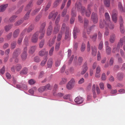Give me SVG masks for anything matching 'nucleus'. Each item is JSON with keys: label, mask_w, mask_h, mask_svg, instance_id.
<instances>
[{"label": "nucleus", "mask_w": 125, "mask_h": 125, "mask_svg": "<svg viewBox=\"0 0 125 125\" xmlns=\"http://www.w3.org/2000/svg\"><path fill=\"white\" fill-rule=\"evenodd\" d=\"M51 4V3L50 2H49L48 3L45 8L44 10L45 11H46L48 9L50 6Z\"/></svg>", "instance_id": "nucleus-57"}, {"label": "nucleus", "mask_w": 125, "mask_h": 125, "mask_svg": "<svg viewBox=\"0 0 125 125\" xmlns=\"http://www.w3.org/2000/svg\"><path fill=\"white\" fill-rule=\"evenodd\" d=\"M36 48V47L35 46H31L29 51V53L30 54H32L35 52Z\"/></svg>", "instance_id": "nucleus-23"}, {"label": "nucleus", "mask_w": 125, "mask_h": 125, "mask_svg": "<svg viewBox=\"0 0 125 125\" xmlns=\"http://www.w3.org/2000/svg\"><path fill=\"white\" fill-rule=\"evenodd\" d=\"M62 32L60 31L58 33L57 37V41H60L62 38Z\"/></svg>", "instance_id": "nucleus-37"}, {"label": "nucleus", "mask_w": 125, "mask_h": 125, "mask_svg": "<svg viewBox=\"0 0 125 125\" xmlns=\"http://www.w3.org/2000/svg\"><path fill=\"white\" fill-rule=\"evenodd\" d=\"M37 32H39V33H40L39 38L40 39H42L44 37V35L45 31H37Z\"/></svg>", "instance_id": "nucleus-31"}, {"label": "nucleus", "mask_w": 125, "mask_h": 125, "mask_svg": "<svg viewBox=\"0 0 125 125\" xmlns=\"http://www.w3.org/2000/svg\"><path fill=\"white\" fill-rule=\"evenodd\" d=\"M125 43V36L123 38H120L119 42L118 43L116 46H113V48L112 52L115 53L118 52L120 48L122 47L124 43Z\"/></svg>", "instance_id": "nucleus-1"}, {"label": "nucleus", "mask_w": 125, "mask_h": 125, "mask_svg": "<svg viewBox=\"0 0 125 125\" xmlns=\"http://www.w3.org/2000/svg\"><path fill=\"white\" fill-rule=\"evenodd\" d=\"M16 45V41H14L12 42L11 44L10 48L11 49H12L15 48Z\"/></svg>", "instance_id": "nucleus-41"}, {"label": "nucleus", "mask_w": 125, "mask_h": 125, "mask_svg": "<svg viewBox=\"0 0 125 125\" xmlns=\"http://www.w3.org/2000/svg\"><path fill=\"white\" fill-rule=\"evenodd\" d=\"M95 84L93 85L92 87V90L93 92V97L95 98L96 97V93L95 92Z\"/></svg>", "instance_id": "nucleus-39"}, {"label": "nucleus", "mask_w": 125, "mask_h": 125, "mask_svg": "<svg viewBox=\"0 0 125 125\" xmlns=\"http://www.w3.org/2000/svg\"><path fill=\"white\" fill-rule=\"evenodd\" d=\"M34 60L35 62H38L40 61L41 59L38 56H36L34 57Z\"/></svg>", "instance_id": "nucleus-52"}, {"label": "nucleus", "mask_w": 125, "mask_h": 125, "mask_svg": "<svg viewBox=\"0 0 125 125\" xmlns=\"http://www.w3.org/2000/svg\"><path fill=\"white\" fill-rule=\"evenodd\" d=\"M32 1H30L25 8V10L28 11L24 17V19L25 20H27L29 18V14L31 10V8L32 6Z\"/></svg>", "instance_id": "nucleus-2"}, {"label": "nucleus", "mask_w": 125, "mask_h": 125, "mask_svg": "<svg viewBox=\"0 0 125 125\" xmlns=\"http://www.w3.org/2000/svg\"><path fill=\"white\" fill-rule=\"evenodd\" d=\"M91 19L93 21L94 23H96L98 22V20L97 14L96 13L93 12L91 15Z\"/></svg>", "instance_id": "nucleus-6"}, {"label": "nucleus", "mask_w": 125, "mask_h": 125, "mask_svg": "<svg viewBox=\"0 0 125 125\" xmlns=\"http://www.w3.org/2000/svg\"><path fill=\"white\" fill-rule=\"evenodd\" d=\"M44 73L43 71H41L40 72L39 74V78H40L42 77L44 75Z\"/></svg>", "instance_id": "nucleus-60"}, {"label": "nucleus", "mask_w": 125, "mask_h": 125, "mask_svg": "<svg viewBox=\"0 0 125 125\" xmlns=\"http://www.w3.org/2000/svg\"><path fill=\"white\" fill-rule=\"evenodd\" d=\"M80 30L77 27H74L73 32V36L74 39H75L77 38V33L79 32Z\"/></svg>", "instance_id": "nucleus-17"}, {"label": "nucleus", "mask_w": 125, "mask_h": 125, "mask_svg": "<svg viewBox=\"0 0 125 125\" xmlns=\"http://www.w3.org/2000/svg\"><path fill=\"white\" fill-rule=\"evenodd\" d=\"M119 21H120V29L121 32L122 33H123L125 32V30L124 28L123 27V21L122 18V16H120L119 18Z\"/></svg>", "instance_id": "nucleus-12"}, {"label": "nucleus", "mask_w": 125, "mask_h": 125, "mask_svg": "<svg viewBox=\"0 0 125 125\" xmlns=\"http://www.w3.org/2000/svg\"><path fill=\"white\" fill-rule=\"evenodd\" d=\"M28 69L26 67H24L20 72L21 74H26L28 73Z\"/></svg>", "instance_id": "nucleus-24"}, {"label": "nucleus", "mask_w": 125, "mask_h": 125, "mask_svg": "<svg viewBox=\"0 0 125 125\" xmlns=\"http://www.w3.org/2000/svg\"><path fill=\"white\" fill-rule=\"evenodd\" d=\"M60 28V26L58 25H56L54 28L53 31V33L54 34H56L59 31Z\"/></svg>", "instance_id": "nucleus-27"}, {"label": "nucleus", "mask_w": 125, "mask_h": 125, "mask_svg": "<svg viewBox=\"0 0 125 125\" xmlns=\"http://www.w3.org/2000/svg\"><path fill=\"white\" fill-rule=\"evenodd\" d=\"M90 5H88V9L86 10L85 12V15L87 17H89L90 16L91 14V11L89 8Z\"/></svg>", "instance_id": "nucleus-28"}, {"label": "nucleus", "mask_w": 125, "mask_h": 125, "mask_svg": "<svg viewBox=\"0 0 125 125\" xmlns=\"http://www.w3.org/2000/svg\"><path fill=\"white\" fill-rule=\"evenodd\" d=\"M53 64L52 59V58L49 59L47 61V67L48 68H51Z\"/></svg>", "instance_id": "nucleus-22"}, {"label": "nucleus", "mask_w": 125, "mask_h": 125, "mask_svg": "<svg viewBox=\"0 0 125 125\" xmlns=\"http://www.w3.org/2000/svg\"><path fill=\"white\" fill-rule=\"evenodd\" d=\"M34 26L33 25H31L28 28L27 30V31L28 32H30L32 31L34 29Z\"/></svg>", "instance_id": "nucleus-51"}, {"label": "nucleus", "mask_w": 125, "mask_h": 125, "mask_svg": "<svg viewBox=\"0 0 125 125\" xmlns=\"http://www.w3.org/2000/svg\"><path fill=\"white\" fill-rule=\"evenodd\" d=\"M44 42L45 40L44 39L42 40L41 41L39 44L40 48H42L43 47L44 43Z\"/></svg>", "instance_id": "nucleus-48"}, {"label": "nucleus", "mask_w": 125, "mask_h": 125, "mask_svg": "<svg viewBox=\"0 0 125 125\" xmlns=\"http://www.w3.org/2000/svg\"><path fill=\"white\" fill-rule=\"evenodd\" d=\"M84 27L85 28H86L88 25L89 21L88 20L84 19Z\"/></svg>", "instance_id": "nucleus-53"}, {"label": "nucleus", "mask_w": 125, "mask_h": 125, "mask_svg": "<svg viewBox=\"0 0 125 125\" xmlns=\"http://www.w3.org/2000/svg\"><path fill=\"white\" fill-rule=\"evenodd\" d=\"M58 14V13L57 12H54L53 11H52L50 14L49 15V19H50L52 18L53 20H54Z\"/></svg>", "instance_id": "nucleus-15"}, {"label": "nucleus", "mask_w": 125, "mask_h": 125, "mask_svg": "<svg viewBox=\"0 0 125 125\" xmlns=\"http://www.w3.org/2000/svg\"><path fill=\"white\" fill-rule=\"evenodd\" d=\"M102 37V34L100 31H99L98 33V38L99 39L101 40Z\"/></svg>", "instance_id": "nucleus-59"}, {"label": "nucleus", "mask_w": 125, "mask_h": 125, "mask_svg": "<svg viewBox=\"0 0 125 125\" xmlns=\"http://www.w3.org/2000/svg\"><path fill=\"white\" fill-rule=\"evenodd\" d=\"M104 3L105 6L107 7H108L110 5V0H104Z\"/></svg>", "instance_id": "nucleus-43"}, {"label": "nucleus", "mask_w": 125, "mask_h": 125, "mask_svg": "<svg viewBox=\"0 0 125 125\" xmlns=\"http://www.w3.org/2000/svg\"><path fill=\"white\" fill-rule=\"evenodd\" d=\"M75 82L74 79L73 78H72L67 85V88L69 90L71 89L73 87Z\"/></svg>", "instance_id": "nucleus-5"}, {"label": "nucleus", "mask_w": 125, "mask_h": 125, "mask_svg": "<svg viewBox=\"0 0 125 125\" xmlns=\"http://www.w3.org/2000/svg\"><path fill=\"white\" fill-rule=\"evenodd\" d=\"M48 52L46 51L45 49H43L39 51V55L41 57L43 56L47 57L48 55Z\"/></svg>", "instance_id": "nucleus-14"}, {"label": "nucleus", "mask_w": 125, "mask_h": 125, "mask_svg": "<svg viewBox=\"0 0 125 125\" xmlns=\"http://www.w3.org/2000/svg\"><path fill=\"white\" fill-rule=\"evenodd\" d=\"M54 49V47H52L50 50L49 53V55L50 56L52 55Z\"/></svg>", "instance_id": "nucleus-58"}, {"label": "nucleus", "mask_w": 125, "mask_h": 125, "mask_svg": "<svg viewBox=\"0 0 125 125\" xmlns=\"http://www.w3.org/2000/svg\"><path fill=\"white\" fill-rule=\"evenodd\" d=\"M124 77V74L122 73H118L117 75L116 78L119 81L122 80Z\"/></svg>", "instance_id": "nucleus-21"}, {"label": "nucleus", "mask_w": 125, "mask_h": 125, "mask_svg": "<svg viewBox=\"0 0 125 125\" xmlns=\"http://www.w3.org/2000/svg\"><path fill=\"white\" fill-rule=\"evenodd\" d=\"M76 9L74 8H73L71 13V15L72 16V17L74 18V17L76 16Z\"/></svg>", "instance_id": "nucleus-34"}, {"label": "nucleus", "mask_w": 125, "mask_h": 125, "mask_svg": "<svg viewBox=\"0 0 125 125\" xmlns=\"http://www.w3.org/2000/svg\"><path fill=\"white\" fill-rule=\"evenodd\" d=\"M71 35V33L69 32L68 30H67L66 31L65 34V39H69Z\"/></svg>", "instance_id": "nucleus-29"}, {"label": "nucleus", "mask_w": 125, "mask_h": 125, "mask_svg": "<svg viewBox=\"0 0 125 125\" xmlns=\"http://www.w3.org/2000/svg\"><path fill=\"white\" fill-rule=\"evenodd\" d=\"M117 11L115 10H113L112 14V17L113 21L116 23L117 20Z\"/></svg>", "instance_id": "nucleus-16"}, {"label": "nucleus", "mask_w": 125, "mask_h": 125, "mask_svg": "<svg viewBox=\"0 0 125 125\" xmlns=\"http://www.w3.org/2000/svg\"><path fill=\"white\" fill-rule=\"evenodd\" d=\"M101 78L103 80H105L106 79V76L105 73H104L102 74Z\"/></svg>", "instance_id": "nucleus-64"}, {"label": "nucleus", "mask_w": 125, "mask_h": 125, "mask_svg": "<svg viewBox=\"0 0 125 125\" xmlns=\"http://www.w3.org/2000/svg\"><path fill=\"white\" fill-rule=\"evenodd\" d=\"M91 48L92 55L94 56H96L97 52V48L95 46H92Z\"/></svg>", "instance_id": "nucleus-19"}, {"label": "nucleus", "mask_w": 125, "mask_h": 125, "mask_svg": "<svg viewBox=\"0 0 125 125\" xmlns=\"http://www.w3.org/2000/svg\"><path fill=\"white\" fill-rule=\"evenodd\" d=\"M111 49L109 46L106 47V52L107 54H109L111 52Z\"/></svg>", "instance_id": "nucleus-42"}, {"label": "nucleus", "mask_w": 125, "mask_h": 125, "mask_svg": "<svg viewBox=\"0 0 125 125\" xmlns=\"http://www.w3.org/2000/svg\"><path fill=\"white\" fill-rule=\"evenodd\" d=\"M12 26V24H9L5 27V30L6 31H9L11 28Z\"/></svg>", "instance_id": "nucleus-35"}, {"label": "nucleus", "mask_w": 125, "mask_h": 125, "mask_svg": "<svg viewBox=\"0 0 125 125\" xmlns=\"http://www.w3.org/2000/svg\"><path fill=\"white\" fill-rule=\"evenodd\" d=\"M103 42L102 41H101L100 42L99 44L98 48L100 50H101L103 48Z\"/></svg>", "instance_id": "nucleus-55"}, {"label": "nucleus", "mask_w": 125, "mask_h": 125, "mask_svg": "<svg viewBox=\"0 0 125 125\" xmlns=\"http://www.w3.org/2000/svg\"><path fill=\"white\" fill-rule=\"evenodd\" d=\"M36 82L35 81L32 79H31L29 81V83L30 85H32L34 84Z\"/></svg>", "instance_id": "nucleus-61"}, {"label": "nucleus", "mask_w": 125, "mask_h": 125, "mask_svg": "<svg viewBox=\"0 0 125 125\" xmlns=\"http://www.w3.org/2000/svg\"><path fill=\"white\" fill-rule=\"evenodd\" d=\"M109 23L108 25H107V27L108 26L109 28L111 29H113L114 28V25L110 21L109 22H107Z\"/></svg>", "instance_id": "nucleus-49"}, {"label": "nucleus", "mask_w": 125, "mask_h": 125, "mask_svg": "<svg viewBox=\"0 0 125 125\" xmlns=\"http://www.w3.org/2000/svg\"><path fill=\"white\" fill-rule=\"evenodd\" d=\"M23 38V37H21L18 39V43L19 44H21L22 42V40Z\"/></svg>", "instance_id": "nucleus-62"}, {"label": "nucleus", "mask_w": 125, "mask_h": 125, "mask_svg": "<svg viewBox=\"0 0 125 125\" xmlns=\"http://www.w3.org/2000/svg\"><path fill=\"white\" fill-rule=\"evenodd\" d=\"M75 7L78 11L80 10L82 14L83 15L84 14L85 12H86V11L85 8L84 7L82 6V4L81 2L77 3L75 5Z\"/></svg>", "instance_id": "nucleus-3"}, {"label": "nucleus", "mask_w": 125, "mask_h": 125, "mask_svg": "<svg viewBox=\"0 0 125 125\" xmlns=\"http://www.w3.org/2000/svg\"><path fill=\"white\" fill-rule=\"evenodd\" d=\"M47 60V59L46 58L43 60L40 63V65L42 67L44 66L46 63Z\"/></svg>", "instance_id": "nucleus-38"}, {"label": "nucleus", "mask_w": 125, "mask_h": 125, "mask_svg": "<svg viewBox=\"0 0 125 125\" xmlns=\"http://www.w3.org/2000/svg\"><path fill=\"white\" fill-rule=\"evenodd\" d=\"M21 52V50L20 49L18 48L14 51L13 53L12 57L13 58L18 57L19 55Z\"/></svg>", "instance_id": "nucleus-9"}, {"label": "nucleus", "mask_w": 125, "mask_h": 125, "mask_svg": "<svg viewBox=\"0 0 125 125\" xmlns=\"http://www.w3.org/2000/svg\"><path fill=\"white\" fill-rule=\"evenodd\" d=\"M23 22V20L22 19H21L19 20L16 22L15 25L16 26H18L21 24Z\"/></svg>", "instance_id": "nucleus-50"}, {"label": "nucleus", "mask_w": 125, "mask_h": 125, "mask_svg": "<svg viewBox=\"0 0 125 125\" xmlns=\"http://www.w3.org/2000/svg\"><path fill=\"white\" fill-rule=\"evenodd\" d=\"M36 88L35 87H34L29 90V93L31 94H34V92L36 89Z\"/></svg>", "instance_id": "nucleus-47"}, {"label": "nucleus", "mask_w": 125, "mask_h": 125, "mask_svg": "<svg viewBox=\"0 0 125 125\" xmlns=\"http://www.w3.org/2000/svg\"><path fill=\"white\" fill-rule=\"evenodd\" d=\"M115 34H112L110 37L109 41L110 42L113 43H114L115 39Z\"/></svg>", "instance_id": "nucleus-20"}, {"label": "nucleus", "mask_w": 125, "mask_h": 125, "mask_svg": "<svg viewBox=\"0 0 125 125\" xmlns=\"http://www.w3.org/2000/svg\"><path fill=\"white\" fill-rule=\"evenodd\" d=\"M88 69L87 64L86 62L85 63L83 66L82 70L81 72V74L82 75L84 74L86 72Z\"/></svg>", "instance_id": "nucleus-10"}, {"label": "nucleus", "mask_w": 125, "mask_h": 125, "mask_svg": "<svg viewBox=\"0 0 125 125\" xmlns=\"http://www.w3.org/2000/svg\"><path fill=\"white\" fill-rule=\"evenodd\" d=\"M83 60V58L82 57H79L78 60L77 64L79 65H80L82 62Z\"/></svg>", "instance_id": "nucleus-46"}, {"label": "nucleus", "mask_w": 125, "mask_h": 125, "mask_svg": "<svg viewBox=\"0 0 125 125\" xmlns=\"http://www.w3.org/2000/svg\"><path fill=\"white\" fill-rule=\"evenodd\" d=\"M27 48L26 47H25L23 48L22 52L21 54V59L23 61L25 60L27 58Z\"/></svg>", "instance_id": "nucleus-4"}, {"label": "nucleus", "mask_w": 125, "mask_h": 125, "mask_svg": "<svg viewBox=\"0 0 125 125\" xmlns=\"http://www.w3.org/2000/svg\"><path fill=\"white\" fill-rule=\"evenodd\" d=\"M85 49V45L84 43H83L82 44L81 48V50L82 52H84Z\"/></svg>", "instance_id": "nucleus-45"}, {"label": "nucleus", "mask_w": 125, "mask_h": 125, "mask_svg": "<svg viewBox=\"0 0 125 125\" xmlns=\"http://www.w3.org/2000/svg\"><path fill=\"white\" fill-rule=\"evenodd\" d=\"M38 33V32H37L32 36L31 38V41L32 42L36 43L37 42L38 37L39 35Z\"/></svg>", "instance_id": "nucleus-7"}, {"label": "nucleus", "mask_w": 125, "mask_h": 125, "mask_svg": "<svg viewBox=\"0 0 125 125\" xmlns=\"http://www.w3.org/2000/svg\"><path fill=\"white\" fill-rule=\"evenodd\" d=\"M20 32L19 29H18L16 30L13 32V35L14 38H17L19 35V34Z\"/></svg>", "instance_id": "nucleus-25"}, {"label": "nucleus", "mask_w": 125, "mask_h": 125, "mask_svg": "<svg viewBox=\"0 0 125 125\" xmlns=\"http://www.w3.org/2000/svg\"><path fill=\"white\" fill-rule=\"evenodd\" d=\"M118 7L119 9L121 11L123 12L125 11V10L122 6V3L120 2H119L118 4Z\"/></svg>", "instance_id": "nucleus-32"}, {"label": "nucleus", "mask_w": 125, "mask_h": 125, "mask_svg": "<svg viewBox=\"0 0 125 125\" xmlns=\"http://www.w3.org/2000/svg\"><path fill=\"white\" fill-rule=\"evenodd\" d=\"M52 21H50L49 23V25L47 30V35H50L52 33Z\"/></svg>", "instance_id": "nucleus-8"}, {"label": "nucleus", "mask_w": 125, "mask_h": 125, "mask_svg": "<svg viewBox=\"0 0 125 125\" xmlns=\"http://www.w3.org/2000/svg\"><path fill=\"white\" fill-rule=\"evenodd\" d=\"M101 58V54L100 52L98 51L97 53V60L98 61H99L100 60Z\"/></svg>", "instance_id": "nucleus-63"}, {"label": "nucleus", "mask_w": 125, "mask_h": 125, "mask_svg": "<svg viewBox=\"0 0 125 125\" xmlns=\"http://www.w3.org/2000/svg\"><path fill=\"white\" fill-rule=\"evenodd\" d=\"M17 16L15 15H13L9 19V21L10 22H13L14 21L15 19Z\"/></svg>", "instance_id": "nucleus-36"}, {"label": "nucleus", "mask_w": 125, "mask_h": 125, "mask_svg": "<svg viewBox=\"0 0 125 125\" xmlns=\"http://www.w3.org/2000/svg\"><path fill=\"white\" fill-rule=\"evenodd\" d=\"M46 88L44 86H42L39 88L38 90L39 92H42L46 90Z\"/></svg>", "instance_id": "nucleus-54"}, {"label": "nucleus", "mask_w": 125, "mask_h": 125, "mask_svg": "<svg viewBox=\"0 0 125 125\" xmlns=\"http://www.w3.org/2000/svg\"><path fill=\"white\" fill-rule=\"evenodd\" d=\"M60 15H58L55 21V23L56 25H58V24L60 21Z\"/></svg>", "instance_id": "nucleus-56"}, {"label": "nucleus", "mask_w": 125, "mask_h": 125, "mask_svg": "<svg viewBox=\"0 0 125 125\" xmlns=\"http://www.w3.org/2000/svg\"><path fill=\"white\" fill-rule=\"evenodd\" d=\"M22 68L21 66L19 64H17L15 66H13L11 68V70L12 72H14L16 69L17 71H20Z\"/></svg>", "instance_id": "nucleus-11"}, {"label": "nucleus", "mask_w": 125, "mask_h": 125, "mask_svg": "<svg viewBox=\"0 0 125 125\" xmlns=\"http://www.w3.org/2000/svg\"><path fill=\"white\" fill-rule=\"evenodd\" d=\"M46 25V23L45 22H43L41 24L40 27L39 31H45V28Z\"/></svg>", "instance_id": "nucleus-30"}, {"label": "nucleus", "mask_w": 125, "mask_h": 125, "mask_svg": "<svg viewBox=\"0 0 125 125\" xmlns=\"http://www.w3.org/2000/svg\"><path fill=\"white\" fill-rule=\"evenodd\" d=\"M40 10V9L39 8L35 9L31 13V15L33 16L35 15Z\"/></svg>", "instance_id": "nucleus-44"}, {"label": "nucleus", "mask_w": 125, "mask_h": 125, "mask_svg": "<svg viewBox=\"0 0 125 125\" xmlns=\"http://www.w3.org/2000/svg\"><path fill=\"white\" fill-rule=\"evenodd\" d=\"M60 44V42H57L56 43L55 47V49L56 51H57L59 49Z\"/></svg>", "instance_id": "nucleus-40"}, {"label": "nucleus", "mask_w": 125, "mask_h": 125, "mask_svg": "<svg viewBox=\"0 0 125 125\" xmlns=\"http://www.w3.org/2000/svg\"><path fill=\"white\" fill-rule=\"evenodd\" d=\"M74 101L75 102H76L77 104H80L82 103L83 100L82 97L79 96L76 97L75 98Z\"/></svg>", "instance_id": "nucleus-18"}, {"label": "nucleus", "mask_w": 125, "mask_h": 125, "mask_svg": "<svg viewBox=\"0 0 125 125\" xmlns=\"http://www.w3.org/2000/svg\"><path fill=\"white\" fill-rule=\"evenodd\" d=\"M8 5V4H6L0 6V12L4 11L7 7Z\"/></svg>", "instance_id": "nucleus-26"}, {"label": "nucleus", "mask_w": 125, "mask_h": 125, "mask_svg": "<svg viewBox=\"0 0 125 125\" xmlns=\"http://www.w3.org/2000/svg\"><path fill=\"white\" fill-rule=\"evenodd\" d=\"M107 22H105V21L104 20H101L100 21L99 27L101 28H103L105 26L107 28Z\"/></svg>", "instance_id": "nucleus-13"}, {"label": "nucleus", "mask_w": 125, "mask_h": 125, "mask_svg": "<svg viewBox=\"0 0 125 125\" xmlns=\"http://www.w3.org/2000/svg\"><path fill=\"white\" fill-rule=\"evenodd\" d=\"M105 20L107 22H109L110 21V17L108 13L106 12L105 14Z\"/></svg>", "instance_id": "nucleus-33"}]
</instances>
